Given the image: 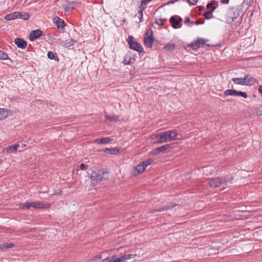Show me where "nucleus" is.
<instances>
[{
  "label": "nucleus",
  "mask_w": 262,
  "mask_h": 262,
  "mask_svg": "<svg viewBox=\"0 0 262 262\" xmlns=\"http://www.w3.org/2000/svg\"><path fill=\"white\" fill-rule=\"evenodd\" d=\"M152 139L154 142L157 143H163L172 141V139L171 138L168 130L157 134Z\"/></svg>",
  "instance_id": "1"
},
{
  "label": "nucleus",
  "mask_w": 262,
  "mask_h": 262,
  "mask_svg": "<svg viewBox=\"0 0 262 262\" xmlns=\"http://www.w3.org/2000/svg\"><path fill=\"white\" fill-rule=\"evenodd\" d=\"M230 179L227 178H216L210 179L208 182L209 186L212 188H217L222 185H228Z\"/></svg>",
  "instance_id": "2"
},
{
  "label": "nucleus",
  "mask_w": 262,
  "mask_h": 262,
  "mask_svg": "<svg viewBox=\"0 0 262 262\" xmlns=\"http://www.w3.org/2000/svg\"><path fill=\"white\" fill-rule=\"evenodd\" d=\"M108 172L106 171H93L90 174V178L93 181H102L106 179Z\"/></svg>",
  "instance_id": "3"
},
{
  "label": "nucleus",
  "mask_w": 262,
  "mask_h": 262,
  "mask_svg": "<svg viewBox=\"0 0 262 262\" xmlns=\"http://www.w3.org/2000/svg\"><path fill=\"white\" fill-rule=\"evenodd\" d=\"M135 257L134 254H124L119 257L112 256L111 258L107 257L104 259L102 262H125L127 260L133 258Z\"/></svg>",
  "instance_id": "4"
},
{
  "label": "nucleus",
  "mask_w": 262,
  "mask_h": 262,
  "mask_svg": "<svg viewBox=\"0 0 262 262\" xmlns=\"http://www.w3.org/2000/svg\"><path fill=\"white\" fill-rule=\"evenodd\" d=\"M128 43L130 49L139 52H143L144 50L142 46L138 42L134 40L133 36H129L128 38Z\"/></svg>",
  "instance_id": "5"
},
{
  "label": "nucleus",
  "mask_w": 262,
  "mask_h": 262,
  "mask_svg": "<svg viewBox=\"0 0 262 262\" xmlns=\"http://www.w3.org/2000/svg\"><path fill=\"white\" fill-rule=\"evenodd\" d=\"M144 41L145 45L147 47L151 48L152 47L154 39L152 35V31L151 29H149L148 31L146 33Z\"/></svg>",
  "instance_id": "6"
},
{
  "label": "nucleus",
  "mask_w": 262,
  "mask_h": 262,
  "mask_svg": "<svg viewBox=\"0 0 262 262\" xmlns=\"http://www.w3.org/2000/svg\"><path fill=\"white\" fill-rule=\"evenodd\" d=\"M207 41L208 40L203 38H199L197 40L193 41L188 45V47L193 50H196L199 48L204 47L205 45V42Z\"/></svg>",
  "instance_id": "7"
},
{
  "label": "nucleus",
  "mask_w": 262,
  "mask_h": 262,
  "mask_svg": "<svg viewBox=\"0 0 262 262\" xmlns=\"http://www.w3.org/2000/svg\"><path fill=\"white\" fill-rule=\"evenodd\" d=\"M170 147L169 144H165L153 149L151 151V153L153 155H157L160 152H165L166 150L169 149Z\"/></svg>",
  "instance_id": "8"
},
{
  "label": "nucleus",
  "mask_w": 262,
  "mask_h": 262,
  "mask_svg": "<svg viewBox=\"0 0 262 262\" xmlns=\"http://www.w3.org/2000/svg\"><path fill=\"white\" fill-rule=\"evenodd\" d=\"M182 18L180 16H173L170 18V23L172 27L174 29L178 28L179 24L182 22Z\"/></svg>",
  "instance_id": "9"
},
{
  "label": "nucleus",
  "mask_w": 262,
  "mask_h": 262,
  "mask_svg": "<svg viewBox=\"0 0 262 262\" xmlns=\"http://www.w3.org/2000/svg\"><path fill=\"white\" fill-rule=\"evenodd\" d=\"M42 35V31L40 29L32 31L29 35V39L31 41H33Z\"/></svg>",
  "instance_id": "10"
},
{
  "label": "nucleus",
  "mask_w": 262,
  "mask_h": 262,
  "mask_svg": "<svg viewBox=\"0 0 262 262\" xmlns=\"http://www.w3.org/2000/svg\"><path fill=\"white\" fill-rule=\"evenodd\" d=\"M18 146V144L9 146L3 149V152L7 154L15 153Z\"/></svg>",
  "instance_id": "11"
},
{
  "label": "nucleus",
  "mask_w": 262,
  "mask_h": 262,
  "mask_svg": "<svg viewBox=\"0 0 262 262\" xmlns=\"http://www.w3.org/2000/svg\"><path fill=\"white\" fill-rule=\"evenodd\" d=\"M14 42L19 48L24 49L27 47V42L23 39L16 38L14 39Z\"/></svg>",
  "instance_id": "12"
},
{
  "label": "nucleus",
  "mask_w": 262,
  "mask_h": 262,
  "mask_svg": "<svg viewBox=\"0 0 262 262\" xmlns=\"http://www.w3.org/2000/svg\"><path fill=\"white\" fill-rule=\"evenodd\" d=\"M53 22L56 24L57 28L62 31L64 30V22L61 18L56 16L53 18Z\"/></svg>",
  "instance_id": "13"
},
{
  "label": "nucleus",
  "mask_w": 262,
  "mask_h": 262,
  "mask_svg": "<svg viewBox=\"0 0 262 262\" xmlns=\"http://www.w3.org/2000/svg\"><path fill=\"white\" fill-rule=\"evenodd\" d=\"M244 78L245 81V85L247 86L253 85L256 81L255 78L249 74L246 75Z\"/></svg>",
  "instance_id": "14"
},
{
  "label": "nucleus",
  "mask_w": 262,
  "mask_h": 262,
  "mask_svg": "<svg viewBox=\"0 0 262 262\" xmlns=\"http://www.w3.org/2000/svg\"><path fill=\"white\" fill-rule=\"evenodd\" d=\"M176 206V204L173 203H170L166 204L163 207H160L159 209H155V211H161L164 210H170Z\"/></svg>",
  "instance_id": "15"
},
{
  "label": "nucleus",
  "mask_w": 262,
  "mask_h": 262,
  "mask_svg": "<svg viewBox=\"0 0 262 262\" xmlns=\"http://www.w3.org/2000/svg\"><path fill=\"white\" fill-rule=\"evenodd\" d=\"M19 12H14L5 16V19L7 20H11L19 18Z\"/></svg>",
  "instance_id": "16"
},
{
  "label": "nucleus",
  "mask_w": 262,
  "mask_h": 262,
  "mask_svg": "<svg viewBox=\"0 0 262 262\" xmlns=\"http://www.w3.org/2000/svg\"><path fill=\"white\" fill-rule=\"evenodd\" d=\"M112 139L110 137L102 138L101 139H97L95 140V142L100 144H106L111 142Z\"/></svg>",
  "instance_id": "17"
},
{
  "label": "nucleus",
  "mask_w": 262,
  "mask_h": 262,
  "mask_svg": "<svg viewBox=\"0 0 262 262\" xmlns=\"http://www.w3.org/2000/svg\"><path fill=\"white\" fill-rule=\"evenodd\" d=\"M119 150L117 148H106L103 151L106 154L116 155L119 152Z\"/></svg>",
  "instance_id": "18"
},
{
  "label": "nucleus",
  "mask_w": 262,
  "mask_h": 262,
  "mask_svg": "<svg viewBox=\"0 0 262 262\" xmlns=\"http://www.w3.org/2000/svg\"><path fill=\"white\" fill-rule=\"evenodd\" d=\"M216 3H217V2L213 0L211 1L210 3H208L206 6V8L209 10L208 11L212 13L216 9V7L214 6V5Z\"/></svg>",
  "instance_id": "19"
},
{
  "label": "nucleus",
  "mask_w": 262,
  "mask_h": 262,
  "mask_svg": "<svg viewBox=\"0 0 262 262\" xmlns=\"http://www.w3.org/2000/svg\"><path fill=\"white\" fill-rule=\"evenodd\" d=\"M31 207H33L36 209H40V208H44V204L42 202H31Z\"/></svg>",
  "instance_id": "20"
},
{
  "label": "nucleus",
  "mask_w": 262,
  "mask_h": 262,
  "mask_svg": "<svg viewBox=\"0 0 262 262\" xmlns=\"http://www.w3.org/2000/svg\"><path fill=\"white\" fill-rule=\"evenodd\" d=\"M75 41L74 39L70 38L64 40L63 42V46L64 48H70L74 45Z\"/></svg>",
  "instance_id": "21"
},
{
  "label": "nucleus",
  "mask_w": 262,
  "mask_h": 262,
  "mask_svg": "<svg viewBox=\"0 0 262 262\" xmlns=\"http://www.w3.org/2000/svg\"><path fill=\"white\" fill-rule=\"evenodd\" d=\"M232 80L235 84L245 85V81L244 78H233Z\"/></svg>",
  "instance_id": "22"
},
{
  "label": "nucleus",
  "mask_w": 262,
  "mask_h": 262,
  "mask_svg": "<svg viewBox=\"0 0 262 262\" xmlns=\"http://www.w3.org/2000/svg\"><path fill=\"white\" fill-rule=\"evenodd\" d=\"M47 56L50 59H54L57 61H58L59 60L58 57L56 55V54L52 51L48 52Z\"/></svg>",
  "instance_id": "23"
},
{
  "label": "nucleus",
  "mask_w": 262,
  "mask_h": 262,
  "mask_svg": "<svg viewBox=\"0 0 262 262\" xmlns=\"http://www.w3.org/2000/svg\"><path fill=\"white\" fill-rule=\"evenodd\" d=\"M8 116V111L5 108H0V120L5 119Z\"/></svg>",
  "instance_id": "24"
},
{
  "label": "nucleus",
  "mask_w": 262,
  "mask_h": 262,
  "mask_svg": "<svg viewBox=\"0 0 262 262\" xmlns=\"http://www.w3.org/2000/svg\"><path fill=\"white\" fill-rule=\"evenodd\" d=\"M136 169L138 172L140 173L145 170L146 167L144 166L143 163L141 162L136 166Z\"/></svg>",
  "instance_id": "25"
},
{
  "label": "nucleus",
  "mask_w": 262,
  "mask_h": 262,
  "mask_svg": "<svg viewBox=\"0 0 262 262\" xmlns=\"http://www.w3.org/2000/svg\"><path fill=\"white\" fill-rule=\"evenodd\" d=\"M236 91L233 89H228L224 92V95L226 96H235Z\"/></svg>",
  "instance_id": "26"
},
{
  "label": "nucleus",
  "mask_w": 262,
  "mask_h": 262,
  "mask_svg": "<svg viewBox=\"0 0 262 262\" xmlns=\"http://www.w3.org/2000/svg\"><path fill=\"white\" fill-rule=\"evenodd\" d=\"M168 131L171 138L172 139V141L176 140L178 135V132L175 130H168Z\"/></svg>",
  "instance_id": "27"
},
{
  "label": "nucleus",
  "mask_w": 262,
  "mask_h": 262,
  "mask_svg": "<svg viewBox=\"0 0 262 262\" xmlns=\"http://www.w3.org/2000/svg\"><path fill=\"white\" fill-rule=\"evenodd\" d=\"M14 246L13 243H5L4 244L0 245V249L4 250L5 249H10L13 248Z\"/></svg>",
  "instance_id": "28"
},
{
  "label": "nucleus",
  "mask_w": 262,
  "mask_h": 262,
  "mask_svg": "<svg viewBox=\"0 0 262 262\" xmlns=\"http://www.w3.org/2000/svg\"><path fill=\"white\" fill-rule=\"evenodd\" d=\"M105 118L107 120H109L111 121H118L119 120V117L118 116H110V115H105Z\"/></svg>",
  "instance_id": "29"
},
{
  "label": "nucleus",
  "mask_w": 262,
  "mask_h": 262,
  "mask_svg": "<svg viewBox=\"0 0 262 262\" xmlns=\"http://www.w3.org/2000/svg\"><path fill=\"white\" fill-rule=\"evenodd\" d=\"M19 18L26 20L29 19L30 15L29 13L27 12H19Z\"/></svg>",
  "instance_id": "30"
},
{
  "label": "nucleus",
  "mask_w": 262,
  "mask_h": 262,
  "mask_svg": "<svg viewBox=\"0 0 262 262\" xmlns=\"http://www.w3.org/2000/svg\"><path fill=\"white\" fill-rule=\"evenodd\" d=\"M236 11V13L235 12H233L232 10H231L229 12V16L231 18V20L233 21L235 18H236L239 15V14L238 13V11Z\"/></svg>",
  "instance_id": "31"
},
{
  "label": "nucleus",
  "mask_w": 262,
  "mask_h": 262,
  "mask_svg": "<svg viewBox=\"0 0 262 262\" xmlns=\"http://www.w3.org/2000/svg\"><path fill=\"white\" fill-rule=\"evenodd\" d=\"M176 45L174 43L168 44L164 47V49L168 51H172L175 48Z\"/></svg>",
  "instance_id": "32"
},
{
  "label": "nucleus",
  "mask_w": 262,
  "mask_h": 262,
  "mask_svg": "<svg viewBox=\"0 0 262 262\" xmlns=\"http://www.w3.org/2000/svg\"><path fill=\"white\" fill-rule=\"evenodd\" d=\"M31 207V202H27L25 203L20 204L19 207L23 209H29Z\"/></svg>",
  "instance_id": "33"
},
{
  "label": "nucleus",
  "mask_w": 262,
  "mask_h": 262,
  "mask_svg": "<svg viewBox=\"0 0 262 262\" xmlns=\"http://www.w3.org/2000/svg\"><path fill=\"white\" fill-rule=\"evenodd\" d=\"M166 20V19L165 18H156V20H155V21H156V23L159 25V26H162L164 23V21H165Z\"/></svg>",
  "instance_id": "34"
},
{
  "label": "nucleus",
  "mask_w": 262,
  "mask_h": 262,
  "mask_svg": "<svg viewBox=\"0 0 262 262\" xmlns=\"http://www.w3.org/2000/svg\"><path fill=\"white\" fill-rule=\"evenodd\" d=\"M8 58V54L0 50V60H6Z\"/></svg>",
  "instance_id": "35"
},
{
  "label": "nucleus",
  "mask_w": 262,
  "mask_h": 262,
  "mask_svg": "<svg viewBox=\"0 0 262 262\" xmlns=\"http://www.w3.org/2000/svg\"><path fill=\"white\" fill-rule=\"evenodd\" d=\"M204 16L206 19H210L213 17L212 13L209 11H207L204 13Z\"/></svg>",
  "instance_id": "36"
},
{
  "label": "nucleus",
  "mask_w": 262,
  "mask_h": 262,
  "mask_svg": "<svg viewBox=\"0 0 262 262\" xmlns=\"http://www.w3.org/2000/svg\"><path fill=\"white\" fill-rule=\"evenodd\" d=\"M153 160L151 159H149L144 161H142L144 166L146 168L147 166L150 165L153 162Z\"/></svg>",
  "instance_id": "37"
},
{
  "label": "nucleus",
  "mask_w": 262,
  "mask_h": 262,
  "mask_svg": "<svg viewBox=\"0 0 262 262\" xmlns=\"http://www.w3.org/2000/svg\"><path fill=\"white\" fill-rule=\"evenodd\" d=\"M235 96H242L245 98H247L248 97L247 94L246 92H243L236 91Z\"/></svg>",
  "instance_id": "38"
},
{
  "label": "nucleus",
  "mask_w": 262,
  "mask_h": 262,
  "mask_svg": "<svg viewBox=\"0 0 262 262\" xmlns=\"http://www.w3.org/2000/svg\"><path fill=\"white\" fill-rule=\"evenodd\" d=\"M144 10V8L140 9L139 10L138 14L139 15L140 21L142 22L143 20V12Z\"/></svg>",
  "instance_id": "39"
},
{
  "label": "nucleus",
  "mask_w": 262,
  "mask_h": 262,
  "mask_svg": "<svg viewBox=\"0 0 262 262\" xmlns=\"http://www.w3.org/2000/svg\"><path fill=\"white\" fill-rule=\"evenodd\" d=\"M253 4V0H244L243 4L247 6H252Z\"/></svg>",
  "instance_id": "40"
},
{
  "label": "nucleus",
  "mask_w": 262,
  "mask_h": 262,
  "mask_svg": "<svg viewBox=\"0 0 262 262\" xmlns=\"http://www.w3.org/2000/svg\"><path fill=\"white\" fill-rule=\"evenodd\" d=\"M76 4V2H70L68 4V7H69L70 8H71L73 9Z\"/></svg>",
  "instance_id": "41"
},
{
  "label": "nucleus",
  "mask_w": 262,
  "mask_h": 262,
  "mask_svg": "<svg viewBox=\"0 0 262 262\" xmlns=\"http://www.w3.org/2000/svg\"><path fill=\"white\" fill-rule=\"evenodd\" d=\"M198 0H187L189 5H195Z\"/></svg>",
  "instance_id": "42"
},
{
  "label": "nucleus",
  "mask_w": 262,
  "mask_h": 262,
  "mask_svg": "<svg viewBox=\"0 0 262 262\" xmlns=\"http://www.w3.org/2000/svg\"><path fill=\"white\" fill-rule=\"evenodd\" d=\"M88 167V166L87 165H85L83 163H81L80 165V169L81 170H85L87 169V168Z\"/></svg>",
  "instance_id": "43"
},
{
  "label": "nucleus",
  "mask_w": 262,
  "mask_h": 262,
  "mask_svg": "<svg viewBox=\"0 0 262 262\" xmlns=\"http://www.w3.org/2000/svg\"><path fill=\"white\" fill-rule=\"evenodd\" d=\"M184 23H186H186H191V24H192L193 23V21H191V20H190V18H189V17H187V18L185 19Z\"/></svg>",
  "instance_id": "44"
},
{
  "label": "nucleus",
  "mask_w": 262,
  "mask_h": 262,
  "mask_svg": "<svg viewBox=\"0 0 262 262\" xmlns=\"http://www.w3.org/2000/svg\"><path fill=\"white\" fill-rule=\"evenodd\" d=\"M144 2V1L142 2L141 5L140 6V9L143 8H144V9H145V5H146V3H145Z\"/></svg>",
  "instance_id": "45"
},
{
  "label": "nucleus",
  "mask_w": 262,
  "mask_h": 262,
  "mask_svg": "<svg viewBox=\"0 0 262 262\" xmlns=\"http://www.w3.org/2000/svg\"><path fill=\"white\" fill-rule=\"evenodd\" d=\"M221 2L224 4H228L229 3V0H221Z\"/></svg>",
  "instance_id": "46"
},
{
  "label": "nucleus",
  "mask_w": 262,
  "mask_h": 262,
  "mask_svg": "<svg viewBox=\"0 0 262 262\" xmlns=\"http://www.w3.org/2000/svg\"><path fill=\"white\" fill-rule=\"evenodd\" d=\"M204 24V21H200V20H198V21H196L195 22V24L196 25H198L199 24Z\"/></svg>",
  "instance_id": "47"
},
{
  "label": "nucleus",
  "mask_w": 262,
  "mask_h": 262,
  "mask_svg": "<svg viewBox=\"0 0 262 262\" xmlns=\"http://www.w3.org/2000/svg\"><path fill=\"white\" fill-rule=\"evenodd\" d=\"M178 0H171L170 1H169L168 3H167V5H169V4H173L174 3L176 2H177Z\"/></svg>",
  "instance_id": "48"
},
{
  "label": "nucleus",
  "mask_w": 262,
  "mask_h": 262,
  "mask_svg": "<svg viewBox=\"0 0 262 262\" xmlns=\"http://www.w3.org/2000/svg\"><path fill=\"white\" fill-rule=\"evenodd\" d=\"M258 91L260 93L262 94V85L259 86Z\"/></svg>",
  "instance_id": "49"
},
{
  "label": "nucleus",
  "mask_w": 262,
  "mask_h": 262,
  "mask_svg": "<svg viewBox=\"0 0 262 262\" xmlns=\"http://www.w3.org/2000/svg\"><path fill=\"white\" fill-rule=\"evenodd\" d=\"M204 6H199V10L200 11H202V10H204Z\"/></svg>",
  "instance_id": "50"
},
{
  "label": "nucleus",
  "mask_w": 262,
  "mask_h": 262,
  "mask_svg": "<svg viewBox=\"0 0 262 262\" xmlns=\"http://www.w3.org/2000/svg\"><path fill=\"white\" fill-rule=\"evenodd\" d=\"M262 113V110H259V107H258V110H257V114L259 115H260V113Z\"/></svg>",
  "instance_id": "51"
},
{
  "label": "nucleus",
  "mask_w": 262,
  "mask_h": 262,
  "mask_svg": "<svg viewBox=\"0 0 262 262\" xmlns=\"http://www.w3.org/2000/svg\"><path fill=\"white\" fill-rule=\"evenodd\" d=\"M70 8L69 7H68V6H67V7L65 8V11L66 12H68L70 10Z\"/></svg>",
  "instance_id": "52"
},
{
  "label": "nucleus",
  "mask_w": 262,
  "mask_h": 262,
  "mask_svg": "<svg viewBox=\"0 0 262 262\" xmlns=\"http://www.w3.org/2000/svg\"><path fill=\"white\" fill-rule=\"evenodd\" d=\"M123 63L125 64H129V62H127V60H126L125 59L123 61Z\"/></svg>",
  "instance_id": "53"
},
{
  "label": "nucleus",
  "mask_w": 262,
  "mask_h": 262,
  "mask_svg": "<svg viewBox=\"0 0 262 262\" xmlns=\"http://www.w3.org/2000/svg\"><path fill=\"white\" fill-rule=\"evenodd\" d=\"M152 0H144V3H148V2H150L151 1H152Z\"/></svg>",
  "instance_id": "54"
},
{
  "label": "nucleus",
  "mask_w": 262,
  "mask_h": 262,
  "mask_svg": "<svg viewBox=\"0 0 262 262\" xmlns=\"http://www.w3.org/2000/svg\"><path fill=\"white\" fill-rule=\"evenodd\" d=\"M262 110V105L259 106V110ZM260 115H262V113L260 112Z\"/></svg>",
  "instance_id": "55"
},
{
  "label": "nucleus",
  "mask_w": 262,
  "mask_h": 262,
  "mask_svg": "<svg viewBox=\"0 0 262 262\" xmlns=\"http://www.w3.org/2000/svg\"><path fill=\"white\" fill-rule=\"evenodd\" d=\"M54 194H59V191H57V192H55Z\"/></svg>",
  "instance_id": "56"
},
{
  "label": "nucleus",
  "mask_w": 262,
  "mask_h": 262,
  "mask_svg": "<svg viewBox=\"0 0 262 262\" xmlns=\"http://www.w3.org/2000/svg\"><path fill=\"white\" fill-rule=\"evenodd\" d=\"M61 192H62V191H61V190H60V192L59 193V194H61Z\"/></svg>",
  "instance_id": "57"
},
{
  "label": "nucleus",
  "mask_w": 262,
  "mask_h": 262,
  "mask_svg": "<svg viewBox=\"0 0 262 262\" xmlns=\"http://www.w3.org/2000/svg\"><path fill=\"white\" fill-rule=\"evenodd\" d=\"M230 101V100H229V99H227V100H226V101H227V102H228V101Z\"/></svg>",
  "instance_id": "58"
}]
</instances>
